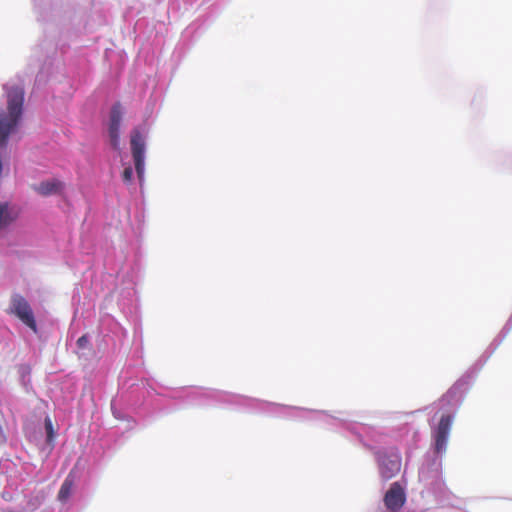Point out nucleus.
Returning a JSON list of instances; mask_svg holds the SVG:
<instances>
[{
	"instance_id": "1",
	"label": "nucleus",
	"mask_w": 512,
	"mask_h": 512,
	"mask_svg": "<svg viewBox=\"0 0 512 512\" xmlns=\"http://www.w3.org/2000/svg\"><path fill=\"white\" fill-rule=\"evenodd\" d=\"M212 404L234 406L248 413L283 419L321 421L327 429L369 451L374 457L382 481L391 480L401 471L402 454L397 445L388 443V428L351 420L344 417L345 413L342 411H339L338 415H332L327 410L281 404L225 390L189 386V406L202 407Z\"/></svg>"
},
{
	"instance_id": "2",
	"label": "nucleus",
	"mask_w": 512,
	"mask_h": 512,
	"mask_svg": "<svg viewBox=\"0 0 512 512\" xmlns=\"http://www.w3.org/2000/svg\"><path fill=\"white\" fill-rule=\"evenodd\" d=\"M439 412L429 418L431 441L429 449L424 453L418 467V482L407 494L406 472L402 478L390 484L383 497V507L379 506L374 512H401L407 504V512H425L432 504L442 507H452L462 510L454 505L451 500L456 496L447 487L443 476V453H438L433 448V427L437 425Z\"/></svg>"
},
{
	"instance_id": "3",
	"label": "nucleus",
	"mask_w": 512,
	"mask_h": 512,
	"mask_svg": "<svg viewBox=\"0 0 512 512\" xmlns=\"http://www.w3.org/2000/svg\"><path fill=\"white\" fill-rule=\"evenodd\" d=\"M510 331L511 329L503 325L479 358L439 398L440 407L436 411L439 412L438 423L433 427V448L438 453H443L448 447L455 416L472 389L478 374Z\"/></svg>"
},
{
	"instance_id": "4",
	"label": "nucleus",
	"mask_w": 512,
	"mask_h": 512,
	"mask_svg": "<svg viewBox=\"0 0 512 512\" xmlns=\"http://www.w3.org/2000/svg\"><path fill=\"white\" fill-rule=\"evenodd\" d=\"M127 338V330L112 316L100 321L96 338V348L89 332L83 333L71 345V350L85 365L101 371H108L119 355Z\"/></svg>"
},
{
	"instance_id": "5",
	"label": "nucleus",
	"mask_w": 512,
	"mask_h": 512,
	"mask_svg": "<svg viewBox=\"0 0 512 512\" xmlns=\"http://www.w3.org/2000/svg\"><path fill=\"white\" fill-rule=\"evenodd\" d=\"M6 108L0 107V158L10 161L9 144L21 130L25 117V88L22 84H2Z\"/></svg>"
},
{
	"instance_id": "6",
	"label": "nucleus",
	"mask_w": 512,
	"mask_h": 512,
	"mask_svg": "<svg viewBox=\"0 0 512 512\" xmlns=\"http://www.w3.org/2000/svg\"><path fill=\"white\" fill-rule=\"evenodd\" d=\"M112 5L109 0H91L89 10H78L74 13L71 23L76 34L94 33L112 21Z\"/></svg>"
},
{
	"instance_id": "7",
	"label": "nucleus",
	"mask_w": 512,
	"mask_h": 512,
	"mask_svg": "<svg viewBox=\"0 0 512 512\" xmlns=\"http://www.w3.org/2000/svg\"><path fill=\"white\" fill-rule=\"evenodd\" d=\"M23 433L26 440L35 445L44 459H48L55 449V441L58 436L49 414L45 413L43 419L26 420L23 424Z\"/></svg>"
},
{
	"instance_id": "8",
	"label": "nucleus",
	"mask_w": 512,
	"mask_h": 512,
	"mask_svg": "<svg viewBox=\"0 0 512 512\" xmlns=\"http://www.w3.org/2000/svg\"><path fill=\"white\" fill-rule=\"evenodd\" d=\"M126 109L123 104L117 100L112 103L108 111L100 112L101 135L105 147L116 154H121V135Z\"/></svg>"
},
{
	"instance_id": "9",
	"label": "nucleus",
	"mask_w": 512,
	"mask_h": 512,
	"mask_svg": "<svg viewBox=\"0 0 512 512\" xmlns=\"http://www.w3.org/2000/svg\"><path fill=\"white\" fill-rule=\"evenodd\" d=\"M148 130L145 124H138L130 131V152L134 172L138 177L140 194L144 197Z\"/></svg>"
},
{
	"instance_id": "10",
	"label": "nucleus",
	"mask_w": 512,
	"mask_h": 512,
	"mask_svg": "<svg viewBox=\"0 0 512 512\" xmlns=\"http://www.w3.org/2000/svg\"><path fill=\"white\" fill-rule=\"evenodd\" d=\"M70 69L66 66L64 60V51L59 53L56 49L45 56L35 77L37 86H44L50 81L61 82L62 79L70 80Z\"/></svg>"
},
{
	"instance_id": "11",
	"label": "nucleus",
	"mask_w": 512,
	"mask_h": 512,
	"mask_svg": "<svg viewBox=\"0 0 512 512\" xmlns=\"http://www.w3.org/2000/svg\"><path fill=\"white\" fill-rule=\"evenodd\" d=\"M390 438L405 445L404 457H405V468L412 462L416 451L420 448L423 436L421 432L414 427L412 423H404L400 426L392 427L388 429Z\"/></svg>"
},
{
	"instance_id": "12",
	"label": "nucleus",
	"mask_w": 512,
	"mask_h": 512,
	"mask_svg": "<svg viewBox=\"0 0 512 512\" xmlns=\"http://www.w3.org/2000/svg\"><path fill=\"white\" fill-rule=\"evenodd\" d=\"M7 312L18 319L35 335L40 333V326L30 302L19 292H13L10 297Z\"/></svg>"
},
{
	"instance_id": "13",
	"label": "nucleus",
	"mask_w": 512,
	"mask_h": 512,
	"mask_svg": "<svg viewBox=\"0 0 512 512\" xmlns=\"http://www.w3.org/2000/svg\"><path fill=\"white\" fill-rule=\"evenodd\" d=\"M23 207L10 200L0 201V231H10L23 214Z\"/></svg>"
},
{
	"instance_id": "14",
	"label": "nucleus",
	"mask_w": 512,
	"mask_h": 512,
	"mask_svg": "<svg viewBox=\"0 0 512 512\" xmlns=\"http://www.w3.org/2000/svg\"><path fill=\"white\" fill-rule=\"evenodd\" d=\"M209 16L200 15L192 21L182 32L181 43L189 48L192 46L206 31L208 27Z\"/></svg>"
},
{
	"instance_id": "15",
	"label": "nucleus",
	"mask_w": 512,
	"mask_h": 512,
	"mask_svg": "<svg viewBox=\"0 0 512 512\" xmlns=\"http://www.w3.org/2000/svg\"><path fill=\"white\" fill-rule=\"evenodd\" d=\"M37 21L49 23L55 20L61 8V0H32Z\"/></svg>"
},
{
	"instance_id": "16",
	"label": "nucleus",
	"mask_w": 512,
	"mask_h": 512,
	"mask_svg": "<svg viewBox=\"0 0 512 512\" xmlns=\"http://www.w3.org/2000/svg\"><path fill=\"white\" fill-rule=\"evenodd\" d=\"M66 188V183L56 177L44 179L38 184L32 185L33 191L42 197L64 196L66 195Z\"/></svg>"
},
{
	"instance_id": "17",
	"label": "nucleus",
	"mask_w": 512,
	"mask_h": 512,
	"mask_svg": "<svg viewBox=\"0 0 512 512\" xmlns=\"http://www.w3.org/2000/svg\"><path fill=\"white\" fill-rule=\"evenodd\" d=\"M77 481V465H75L68 473L62 482L60 489L57 493V500L63 504H69L73 499H76V482Z\"/></svg>"
},
{
	"instance_id": "18",
	"label": "nucleus",
	"mask_w": 512,
	"mask_h": 512,
	"mask_svg": "<svg viewBox=\"0 0 512 512\" xmlns=\"http://www.w3.org/2000/svg\"><path fill=\"white\" fill-rule=\"evenodd\" d=\"M104 63L108 68L117 72L123 69L127 60V54L125 51H116L112 48H106L103 55Z\"/></svg>"
},
{
	"instance_id": "19",
	"label": "nucleus",
	"mask_w": 512,
	"mask_h": 512,
	"mask_svg": "<svg viewBox=\"0 0 512 512\" xmlns=\"http://www.w3.org/2000/svg\"><path fill=\"white\" fill-rule=\"evenodd\" d=\"M76 500L85 501L91 494L89 475L77 467Z\"/></svg>"
},
{
	"instance_id": "20",
	"label": "nucleus",
	"mask_w": 512,
	"mask_h": 512,
	"mask_svg": "<svg viewBox=\"0 0 512 512\" xmlns=\"http://www.w3.org/2000/svg\"><path fill=\"white\" fill-rule=\"evenodd\" d=\"M17 373H18V381L20 386L24 389L26 393H29L32 389V366L28 362L19 363L16 365Z\"/></svg>"
},
{
	"instance_id": "21",
	"label": "nucleus",
	"mask_w": 512,
	"mask_h": 512,
	"mask_svg": "<svg viewBox=\"0 0 512 512\" xmlns=\"http://www.w3.org/2000/svg\"><path fill=\"white\" fill-rule=\"evenodd\" d=\"M492 164L497 172L512 174V152L496 153Z\"/></svg>"
},
{
	"instance_id": "22",
	"label": "nucleus",
	"mask_w": 512,
	"mask_h": 512,
	"mask_svg": "<svg viewBox=\"0 0 512 512\" xmlns=\"http://www.w3.org/2000/svg\"><path fill=\"white\" fill-rule=\"evenodd\" d=\"M153 29L154 23L147 17H139L134 23V32L138 36H143L146 39L150 38Z\"/></svg>"
},
{
	"instance_id": "23",
	"label": "nucleus",
	"mask_w": 512,
	"mask_h": 512,
	"mask_svg": "<svg viewBox=\"0 0 512 512\" xmlns=\"http://www.w3.org/2000/svg\"><path fill=\"white\" fill-rule=\"evenodd\" d=\"M140 257L141 253L138 250L135 253V259L130 267V270L126 274V277L129 278L130 281L134 284H136V278L138 277V273L140 272L141 269Z\"/></svg>"
},
{
	"instance_id": "24",
	"label": "nucleus",
	"mask_w": 512,
	"mask_h": 512,
	"mask_svg": "<svg viewBox=\"0 0 512 512\" xmlns=\"http://www.w3.org/2000/svg\"><path fill=\"white\" fill-rule=\"evenodd\" d=\"M125 165H126V167L123 169V171L120 174L121 180L126 186H132L135 181L134 171L130 165H128V164H125Z\"/></svg>"
},
{
	"instance_id": "25",
	"label": "nucleus",
	"mask_w": 512,
	"mask_h": 512,
	"mask_svg": "<svg viewBox=\"0 0 512 512\" xmlns=\"http://www.w3.org/2000/svg\"><path fill=\"white\" fill-rule=\"evenodd\" d=\"M135 220L137 221L139 227L144 224V220H145L144 202L142 203V207H137V211L135 213Z\"/></svg>"
},
{
	"instance_id": "26",
	"label": "nucleus",
	"mask_w": 512,
	"mask_h": 512,
	"mask_svg": "<svg viewBox=\"0 0 512 512\" xmlns=\"http://www.w3.org/2000/svg\"><path fill=\"white\" fill-rule=\"evenodd\" d=\"M181 9L180 0H169L168 4V14L170 13H178Z\"/></svg>"
},
{
	"instance_id": "27",
	"label": "nucleus",
	"mask_w": 512,
	"mask_h": 512,
	"mask_svg": "<svg viewBox=\"0 0 512 512\" xmlns=\"http://www.w3.org/2000/svg\"><path fill=\"white\" fill-rule=\"evenodd\" d=\"M504 325L512 330V311Z\"/></svg>"
},
{
	"instance_id": "28",
	"label": "nucleus",
	"mask_w": 512,
	"mask_h": 512,
	"mask_svg": "<svg viewBox=\"0 0 512 512\" xmlns=\"http://www.w3.org/2000/svg\"><path fill=\"white\" fill-rule=\"evenodd\" d=\"M197 0H183L185 4V8L187 9L189 6H192Z\"/></svg>"
},
{
	"instance_id": "29",
	"label": "nucleus",
	"mask_w": 512,
	"mask_h": 512,
	"mask_svg": "<svg viewBox=\"0 0 512 512\" xmlns=\"http://www.w3.org/2000/svg\"><path fill=\"white\" fill-rule=\"evenodd\" d=\"M76 298L80 299V295H79V291H78V289H75V290L73 291V295H72V300H73V301H75V299H76Z\"/></svg>"
},
{
	"instance_id": "30",
	"label": "nucleus",
	"mask_w": 512,
	"mask_h": 512,
	"mask_svg": "<svg viewBox=\"0 0 512 512\" xmlns=\"http://www.w3.org/2000/svg\"><path fill=\"white\" fill-rule=\"evenodd\" d=\"M0 438L6 439L2 425L0 424Z\"/></svg>"
},
{
	"instance_id": "31",
	"label": "nucleus",
	"mask_w": 512,
	"mask_h": 512,
	"mask_svg": "<svg viewBox=\"0 0 512 512\" xmlns=\"http://www.w3.org/2000/svg\"><path fill=\"white\" fill-rule=\"evenodd\" d=\"M131 11L130 10H127L124 14L125 17H128L130 15Z\"/></svg>"
}]
</instances>
